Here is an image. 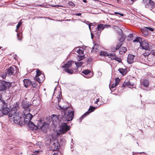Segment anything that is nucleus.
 Returning <instances> with one entry per match:
<instances>
[{
	"label": "nucleus",
	"mask_w": 155,
	"mask_h": 155,
	"mask_svg": "<svg viewBox=\"0 0 155 155\" xmlns=\"http://www.w3.org/2000/svg\"><path fill=\"white\" fill-rule=\"evenodd\" d=\"M54 118V119L52 118V122L54 124L57 125V123L60 124V123H61L60 125V130L61 133L64 134L69 130L70 127L67 125L66 122L61 121L60 120H59V117L58 116H55Z\"/></svg>",
	"instance_id": "obj_1"
},
{
	"label": "nucleus",
	"mask_w": 155,
	"mask_h": 155,
	"mask_svg": "<svg viewBox=\"0 0 155 155\" xmlns=\"http://www.w3.org/2000/svg\"><path fill=\"white\" fill-rule=\"evenodd\" d=\"M67 114L66 116L65 114V112H64V116H61L59 117L60 118V120L61 121L66 122L71 120L73 118L74 115V111L71 109H68L67 112Z\"/></svg>",
	"instance_id": "obj_2"
},
{
	"label": "nucleus",
	"mask_w": 155,
	"mask_h": 155,
	"mask_svg": "<svg viewBox=\"0 0 155 155\" xmlns=\"http://www.w3.org/2000/svg\"><path fill=\"white\" fill-rule=\"evenodd\" d=\"M2 95L0 94V104L2 105L0 108V111L1 110L2 113L3 114L6 115L10 111V109L7 107V104L5 101L2 98Z\"/></svg>",
	"instance_id": "obj_3"
},
{
	"label": "nucleus",
	"mask_w": 155,
	"mask_h": 155,
	"mask_svg": "<svg viewBox=\"0 0 155 155\" xmlns=\"http://www.w3.org/2000/svg\"><path fill=\"white\" fill-rule=\"evenodd\" d=\"M12 85V83L3 80L0 81V91L5 92L9 89Z\"/></svg>",
	"instance_id": "obj_4"
},
{
	"label": "nucleus",
	"mask_w": 155,
	"mask_h": 155,
	"mask_svg": "<svg viewBox=\"0 0 155 155\" xmlns=\"http://www.w3.org/2000/svg\"><path fill=\"white\" fill-rule=\"evenodd\" d=\"M14 122L15 123L18 124L20 126H22L23 124V119L22 117L19 116L18 114H16L13 117Z\"/></svg>",
	"instance_id": "obj_5"
},
{
	"label": "nucleus",
	"mask_w": 155,
	"mask_h": 155,
	"mask_svg": "<svg viewBox=\"0 0 155 155\" xmlns=\"http://www.w3.org/2000/svg\"><path fill=\"white\" fill-rule=\"evenodd\" d=\"M51 148V150L53 151L58 150L60 147V145L58 141L57 140L53 139L52 143L50 146Z\"/></svg>",
	"instance_id": "obj_6"
},
{
	"label": "nucleus",
	"mask_w": 155,
	"mask_h": 155,
	"mask_svg": "<svg viewBox=\"0 0 155 155\" xmlns=\"http://www.w3.org/2000/svg\"><path fill=\"white\" fill-rule=\"evenodd\" d=\"M31 105V104L26 100H23L22 102V107L25 110L24 111L26 112L27 111L29 112L30 110V107Z\"/></svg>",
	"instance_id": "obj_7"
},
{
	"label": "nucleus",
	"mask_w": 155,
	"mask_h": 155,
	"mask_svg": "<svg viewBox=\"0 0 155 155\" xmlns=\"http://www.w3.org/2000/svg\"><path fill=\"white\" fill-rule=\"evenodd\" d=\"M74 50L76 52H77L78 54L77 56V59L78 61H80L85 58L83 50L80 49L78 48H76Z\"/></svg>",
	"instance_id": "obj_8"
},
{
	"label": "nucleus",
	"mask_w": 155,
	"mask_h": 155,
	"mask_svg": "<svg viewBox=\"0 0 155 155\" xmlns=\"http://www.w3.org/2000/svg\"><path fill=\"white\" fill-rule=\"evenodd\" d=\"M19 103L16 102V104L14 105V106L12 108L11 110L9 112V117H12L13 115H15L16 113V111L18 109L19 107L18 106Z\"/></svg>",
	"instance_id": "obj_9"
},
{
	"label": "nucleus",
	"mask_w": 155,
	"mask_h": 155,
	"mask_svg": "<svg viewBox=\"0 0 155 155\" xmlns=\"http://www.w3.org/2000/svg\"><path fill=\"white\" fill-rule=\"evenodd\" d=\"M17 69L18 68L15 66H12L7 69L6 72L9 76L14 75L16 73Z\"/></svg>",
	"instance_id": "obj_10"
},
{
	"label": "nucleus",
	"mask_w": 155,
	"mask_h": 155,
	"mask_svg": "<svg viewBox=\"0 0 155 155\" xmlns=\"http://www.w3.org/2000/svg\"><path fill=\"white\" fill-rule=\"evenodd\" d=\"M29 112L28 114H25L26 112H25V111H23V113L25 116L23 121L25 124H27L30 122V121L33 117V115Z\"/></svg>",
	"instance_id": "obj_11"
},
{
	"label": "nucleus",
	"mask_w": 155,
	"mask_h": 155,
	"mask_svg": "<svg viewBox=\"0 0 155 155\" xmlns=\"http://www.w3.org/2000/svg\"><path fill=\"white\" fill-rule=\"evenodd\" d=\"M95 109V107L90 106L88 110V111H87L80 118L79 120H80V122H81L82 119H83L84 117H86L87 115L89 114L90 113L93 112Z\"/></svg>",
	"instance_id": "obj_12"
},
{
	"label": "nucleus",
	"mask_w": 155,
	"mask_h": 155,
	"mask_svg": "<svg viewBox=\"0 0 155 155\" xmlns=\"http://www.w3.org/2000/svg\"><path fill=\"white\" fill-rule=\"evenodd\" d=\"M140 48L146 50H149L150 48L148 43L146 41H142L140 44Z\"/></svg>",
	"instance_id": "obj_13"
},
{
	"label": "nucleus",
	"mask_w": 155,
	"mask_h": 155,
	"mask_svg": "<svg viewBox=\"0 0 155 155\" xmlns=\"http://www.w3.org/2000/svg\"><path fill=\"white\" fill-rule=\"evenodd\" d=\"M120 36H121V37L120 38L119 40L120 41V42L117 45L116 48H115V50H118L120 47L122 46V42L125 40V37L123 36V34H121L120 35Z\"/></svg>",
	"instance_id": "obj_14"
},
{
	"label": "nucleus",
	"mask_w": 155,
	"mask_h": 155,
	"mask_svg": "<svg viewBox=\"0 0 155 155\" xmlns=\"http://www.w3.org/2000/svg\"><path fill=\"white\" fill-rule=\"evenodd\" d=\"M155 3L152 0H149L148 4H145V7L151 9L155 7Z\"/></svg>",
	"instance_id": "obj_15"
},
{
	"label": "nucleus",
	"mask_w": 155,
	"mask_h": 155,
	"mask_svg": "<svg viewBox=\"0 0 155 155\" xmlns=\"http://www.w3.org/2000/svg\"><path fill=\"white\" fill-rule=\"evenodd\" d=\"M82 73L86 75L85 77L86 78H90L93 75V73L91 74V75L89 74L91 72V71L88 70H86L82 71Z\"/></svg>",
	"instance_id": "obj_16"
},
{
	"label": "nucleus",
	"mask_w": 155,
	"mask_h": 155,
	"mask_svg": "<svg viewBox=\"0 0 155 155\" xmlns=\"http://www.w3.org/2000/svg\"><path fill=\"white\" fill-rule=\"evenodd\" d=\"M45 76L43 74H42L41 78H39V76H35L34 78L35 80L39 83H42L45 80Z\"/></svg>",
	"instance_id": "obj_17"
},
{
	"label": "nucleus",
	"mask_w": 155,
	"mask_h": 155,
	"mask_svg": "<svg viewBox=\"0 0 155 155\" xmlns=\"http://www.w3.org/2000/svg\"><path fill=\"white\" fill-rule=\"evenodd\" d=\"M28 125L30 129L32 130H36L37 129V127L32 122H30Z\"/></svg>",
	"instance_id": "obj_18"
},
{
	"label": "nucleus",
	"mask_w": 155,
	"mask_h": 155,
	"mask_svg": "<svg viewBox=\"0 0 155 155\" xmlns=\"http://www.w3.org/2000/svg\"><path fill=\"white\" fill-rule=\"evenodd\" d=\"M23 81L24 86L26 88L28 87L32 84V82L30 80L28 79H24Z\"/></svg>",
	"instance_id": "obj_19"
},
{
	"label": "nucleus",
	"mask_w": 155,
	"mask_h": 155,
	"mask_svg": "<svg viewBox=\"0 0 155 155\" xmlns=\"http://www.w3.org/2000/svg\"><path fill=\"white\" fill-rule=\"evenodd\" d=\"M53 139H54L53 138H47L45 140V143L46 145L47 146H50L52 143V141H53Z\"/></svg>",
	"instance_id": "obj_20"
},
{
	"label": "nucleus",
	"mask_w": 155,
	"mask_h": 155,
	"mask_svg": "<svg viewBox=\"0 0 155 155\" xmlns=\"http://www.w3.org/2000/svg\"><path fill=\"white\" fill-rule=\"evenodd\" d=\"M96 29H95V31L97 30L99 32L98 33H100L102 30H103L104 28V24H99L98 25L97 27H96Z\"/></svg>",
	"instance_id": "obj_21"
},
{
	"label": "nucleus",
	"mask_w": 155,
	"mask_h": 155,
	"mask_svg": "<svg viewBox=\"0 0 155 155\" xmlns=\"http://www.w3.org/2000/svg\"><path fill=\"white\" fill-rule=\"evenodd\" d=\"M134 57L133 55L129 54L128 55L127 59V61L129 64H131L134 61Z\"/></svg>",
	"instance_id": "obj_22"
},
{
	"label": "nucleus",
	"mask_w": 155,
	"mask_h": 155,
	"mask_svg": "<svg viewBox=\"0 0 155 155\" xmlns=\"http://www.w3.org/2000/svg\"><path fill=\"white\" fill-rule=\"evenodd\" d=\"M36 127H37V129H41L44 127L43 122H42L41 120L38 121L37 123Z\"/></svg>",
	"instance_id": "obj_23"
},
{
	"label": "nucleus",
	"mask_w": 155,
	"mask_h": 155,
	"mask_svg": "<svg viewBox=\"0 0 155 155\" xmlns=\"http://www.w3.org/2000/svg\"><path fill=\"white\" fill-rule=\"evenodd\" d=\"M72 61H69L67 62V63L65 64L62 67L65 68H68L71 67L72 65Z\"/></svg>",
	"instance_id": "obj_24"
},
{
	"label": "nucleus",
	"mask_w": 155,
	"mask_h": 155,
	"mask_svg": "<svg viewBox=\"0 0 155 155\" xmlns=\"http://www.w3.org/2000/svg\"><path fill=\"white\" fill-rule=\"evenodd\" d=\"M98 45L95 44L92 48L91 51L92 52H97L98 51Z\"/></svg>",
	"instance_id": "obj_25"
},
{
	"label": "nucleus",
	"mask_w": 155,
	"mask_h": 155,
	"mask_svg": "<svg viewBox=\"0 0 155 155\" xmlns=\"http://www.w3.org/2000/svg\"><path fill=\"white\" fill-rule=\"evenodd\" d=\"M92 23H91L87 24V25H88L89 29L90 30L91 32H95L96 31H95V30H94V29H96V26H93L92 27V29H91V26L92 25Z\"/></svg>",
	"instance_id": "obj_26"
},
{
	"label": "nucleus",
	"mask_w": 155,
	"mask_h": 155,
	"mask_svg": "<svg viewBox=\"0 0 155 155\" xmlns=\"http://www.w3.org/2000/svg\"><path fill=\"white\" fill-rule=\"evenodd\" d=\"M141 32L142 35L144 36H146L148 34V31L145 29H141Z\"/></svg>",
	"instance_id": "obj_27"
},
{
	"label": "nucleus",
	"mask_w": 155,
	"mask_h": 155,
	"mask_svg": "<svg viewBox=\"0 0 155 155\" xmlns=\"http://www.w3.org/2000/svg\"><path fill=\"white\" fill-rule=\"evenodd\" d=\"M122 85L123 87L129 86V87L130 88H131V86H132V85L131 84L129 81L127 82H125L124 83H123Z\"/></svg>",
	"instance_id": "obj_28"
},
{
	"label": "nucleus",
	"mask_w": 155,
	"mask_h": 155,
	"mask_svg": "<svg viewBox=\"0 0 155 155\" xmlns=\"http://www.w3.org/2000/svg\"><path fill=\"white\" fill-rule=\"evenodd\" d=\"M133 41L134 42H139L140 44V43L142 41V39L140 37H137L133 40Z\"/></svg>",
	"instance_id": "obj_29"
},
{
	"label": "nucleus",
	"mask_w": 155,
	"mask_h": 155,
	"mask_svg": "<svg viewBox=\"0 0 155 155\" xmlns=\"http://www.w3.org/2000/svg\"><path fill=\"white\" fill-rule=\"evenodd\" d=\"M58 107L59 108H58V109H59L63 110H66L68 107L67 106H65V105L62 106L61 105H58Z\"/></svg>",
	"instance_id": "obj_30"
},
{
	"label": "nucleus",
	"mask_w": 155,
	"mask_h": 155,
	"mask_svg": "<svg viewBox=\"0 0 155 155\" xmlns=\"http://www.w3.org/2000/svg\"><path fill=\"white\" fill-rule=\"evenodd\" d=\"M118 71L123 75H125L127 72L125 69H124L123 68H119L118 69Z\"/></svg>",
	"instance_id": "obj_31"
},
{
	"label": "nucleus",
	"mask_w": 155,
	"mask_h": 155,
	"mask_svg": "<svg viewBox=\"0 0 155 155\" xmlns=\"http://www.w3.org/2000/svg\"><path fill=\"white\" fill-rule=\"evenodd\" d=\"M108 56L109 58H110L111 59L114 60L116 56L114 53L109 54H108Z\"/></svg>",
	"instance_id": "obj_32"
},
{
	"label": "nucleus",
	"mask_w": 155,
	"mask_h": 155,
	"mask_svg": "<svg viewBox=\"0 0 155 155\" xmlns=\"http://www.w3.org/2000/svg\"><path fill=\"white\" fill-rule=\"evenodd\" d=\"M137 0H125V1L126 2L127 4L131 5L134 2Z\"/></svg>",
	"instance_id": "obj_33"
},
{
	"label": "nucleus",
	"mask_w": 155,
	"mask_h": 155,
	"mask_svg": "<svg viewBox=\"0 0 155 155\" xmlns=\"http://www.w3.org/2000/svg\"><path fill=\"white\" fill-rule=\"evenodd\" d=\"M143 85L146 87H148L149 85V81L147 80H144L143 82Z\"/></svg>",
	"instance_id": "obj_34"
},
{
	"label": "nucleus",
	"mask_w": 155,
	"mask_h": 155,
	"mask_svg": "<svg viewBox=\"0 0 155 155\" xmlns=\"http://www.w3.org/2000/svg\"><path fill=\"white\" fill-rule=\"evenodd\" d=\"M8 74L6 72H5L0 74V76L3 79H5L7 76Z\"/></svg>",
	"instance_id": "obj_35"
},
{
	"label": "nucleus",
	"mask_w": 155,
	"mask_h": 155,
	"mask_svg": "<svg viewBox=\"0 0 155 155\" xmlns=\"http://www.w3.org/2000/svg\"><path fill=\"white\" fill-rule=\"evenodd\" d=\"M64 71L67 73L70 74H72L73 72V71L72 69L69 68H64Z\"/></svg>",
	"instance_id": "obj_36"
},
{
	"label": "nucleus",
	"mask_w": 155,
	"mask_h": 155,
	"mask_svg": "<svg viewBox=\"0 0 155 155\" xmlns=\"http://www.w3.org/2000/svg\"><path fill=\"white\" fill-rule=\"evenodd\" d=\"M83 63L82 62H75V64L78 68L81 67Z\"/></svg>",
	"instance_id": "obj_37"
},
{
	"label": "nucleus",
	"mask_w": 155,
	"mask_h": 155,
	"mask_svg": "<svg viewBox=\"0 0 155 155\" xmlns=\"http://www.w3.org/2000/svg\"><path fill=\"white\" fill-rule=\"evenodd\" d=\"M108 54H107V53L105 52H104L103 51H101V52L100 53V55L101 56H108Z\"/></svg>",
	"instance_id": "obj_38"
},
{
	"label": "nucleus",
	"mask_w": 155,
	"mask_h": 155,
	"mask_svg": "<svg viewBox=\"0 0 155 155\" xmlns=\"http://www.w3.org/2000/svg\"><path fill=\"white\" fill-rule=\"evenodd\" d=\"M38 2L37 1H36L35 3H31V4H30L29 5H28L29 6H39V5L36 4V3L37 2Z\"/></svg>",
	"instance_id": "obj_39"
},
{
	"label": "nucleus",
	"mask_w": 155,
	"mask_h": 155,
	"mask_svg": "<svg viewBox=\"0 0 155 155\" xmlns=\"http://www.w3.org/2000/svg\"><path fill=\"white\" fill-rule=\"evenodd\" d=\"M36 75L35 76H39L40 75H41V71L39 70L38 69L36 71Z\"/></svg>",
	"instance_id": "obj_40"
},
{
	"label": "nucleus",
	"mask_w": 155,
	"mask_h": 155,
	"mask_svg": "<svg viewBox=\"0 0 155 155\" xmlns=\"http://www.w3.org/2000/svg\"><path fill=\"white\" fill-rule=\"evenodd\" d=\"M120 81V79L118 78H117L115 79V84L117 85L119 83Z\"/></svg>",
	"instance_id": "obj_41"
},
{
	"label": "nucleus",
	"mask_w": 155,
	"mask_h": 155,
	"mask_svg": "<svg viewBox=\"0 0 155 155\" xmlns=\"http://www.w3.org/2000/svg\"><path fill=\"white\" fill-rule=\"evenodd\" d=\"M31 84L33 87H36L38 85L37 83L35 81H34L32 82Z\"/></svg>",
	"instance_id": "obj_42"
},
{
	"label": "nucleus",
	"mask_w": 155,
	"mask_h": 155,
	"mask_svg": "<svg viewBox=\"0 0 155 155\" xmlns=\"http://www.w3.org/2000/svg\"><path fill=\"white\" fill-rule=\"evenodd\" d=\"M120 49H122V50H123L122 51H121V50H120V51L121 52H124V53H125L127 51V48L126 47H122V48H120Z\"/></svg>",
	"instance_id": "obj_43"
},
{
	"label": "nucleus",
	"mask_w": 155,
	"mask_h": 155,
	"mask_svg": "<svg viewBox=\"0 0 155 155\" xmlns=\"http://www.w3.org/2000/svg\"><path fill=\"white\" fill-rule=\"evenodd\" d=\"M117 85L115 84H112L111 85H109L110 88L111 89V88H114Z\"/></svg>",
	"instance_id": "obj_44"
},
{
	"label": "nucleus",
	"mask_w": 155,
	"mask_h": 155,
	"mask_svg": "<svg viewBox=\"0 0 155 155\" xmlns=\"http://www.w3.org/2000/svg\"><path fill=\"white\" fill-rule=\"evenodd\" d=\"M145 29H147L149 30H150V31H154V29L151 28V27H145Z\"/></svg>",
	"instance_id": "obj_45"
},
{
	"label": "nucleus",
	"mask_w": 155,
	"mask_h": 155,
	"mask_svg": "<svg viewBox=\"0 0 155 155\" xmlns=\"http://www.w3.org/2000/svg\"><path fill=\"white\" fill-rule=\"evenodd\" d=\"M114 60H115L116 61H118L119 62H120L121 61V60L120 58L117 57H116V56L115 57V58L114 59Z\"/></svg>",
	"instance_id": "obj_46"
},
{
	"label": "nucleus",
	"mask_w": 155,
	"mask_h": 155,
	"mask_svg": "<svg viewBox=\"0 0 155 155\" xmlns=\"http://www.w3.org/2000/svg\"><path fill=\"white\" fill-rule=\"evenodd\" d=\"M149 0H143V2L144 4L145 7V4H148Z\"/></svg>",
	"instance_id": "obj_47"
},
{
	"label": "nucleus",
	"mask_w": 155,
	"mask_h": 155,
	"mask_svg": "<svg viewBox=\"0 0 155 155\" xmlns=\"http://www.w3.org/2000/svg\"><path fill=\"white\" fill-rule=\"evenodd\" d=\"M68 4L72 6H75V4L72 2H69L68 3Z\"/></svg>",
	"instance_id": "obj_48"
},
{
	"label": "nucleus",
	"mask_w": 155,
	"mask_h": 155,
	"mask_svg": "<svg viewBox=\"0 0 155 155\" xmlns=\"http://www.w3.org/2000/svg\"><path fill=\"white\" fill-rule=\"evenodd\" d=\"M21 24H22V22H19L18 23V25H17L16 26V28H17V29H19V28L20 27V26L21 25Z\"/></svg>",
	"instance_id": "obj_49"
},
{
	"label": "nucleus",
	"mask_w": 155,
	"mask_h": 155,
	"mask_svg": "<svg viewBox=\"0 0 155 155\" xmlns=\"http://www.w3.org/2000/svg\"><path fill=\"white\" fill-rule=\"evenodd\" d=\"M104 28H108L110 27V25L108 24H104Z\"/></svg>",
	"instance_id": "obj_50"
},
{
	"label": "nucleus",
	"mask_w": 155,
	"mask_h": 155,
	"mask_svg": "<svg viewBox=\"0 0 155 155\" xmlns=\"http://www.w3.org/2000/svg\"><path fill=\"white\" fill-rule=\"evenodd\" d=\"M51 6H52L53 7H63L61 5H51Z\"/></svg>",
	"instance_id": "obj_51"
},
{
	"label": "nucleus",
	"mask_w": 155,
	"mask_h": 155,
	"mask_svg": "<svg viewBox=\"0 0 155 155\" xmlns=\"http://www.w3.org/2000/svg\"><path fill=\"white\" fill-rule=\"evenodd\" d=\"M114 14H119V15H121V16H123L124 15L123 14L117 12H114Z\"/></svg>",
	"instance_id": "obj_52"
},
{
	"label": "nucleus",
	"mask_w": 155,
	"mask_h": 155,
	"mask_svg": "<svg viewBox=\"0 0 155 155\" xmlns=\"http://www.w3.org/2000/svg\"><path fill=\"white\" fill-rule=\"evenodd\" d=\"M87 61L88 62H91L92 61V59L91 58H89L88 59Z\"/></svg>",
	"instance_id": "obj_53"
},
{
	"label": "nucleus",
	"mask_w": 155,
	"mask_h": 155,
	"mask_svg": "<svg viewBox=\"0 0 155 155\" xmlns=\"http://www.w3.org/2000/svg\"><path fill=\"white\" fill-rule=\"evenodd\" d=\"M74 15L76 16H81V13H78L75 14H74Z\"/></svg>",
	"instance_id": "obj_54"
},
{
	"label": "nucleus",
	"mask_w": 155,
	"mask_h": 155,
	"mask_svg": "<svg viewBox=\"0 0 155 155\" xmlns=\"http://www.w3.org/2000/svg\"><path fill=\"white\" fill-rule=\"evenodd\" d=\"M57 98L58 99V103L59 102V101H60V100L61 99V98H60V96L59 97H57Z\"/></svg>",
	"instance_id": "obj_55"
},
{
	"label": "nucleus",
	"mask_w": 155,
	"mask_h": 155,
	"mask_svg": "<svg viewBox=\"0 0 155 155\" xmlns=\"http://www.w3.org/2000/svg\"><path fill=\"white\" fill-rule=\"evenodd\" d=\"M91 38L92 39H93L94 38V34L92 33V32H91Z\"/></svg>",
	"instance_id": "obj_56"
},
{
	"label": "nucleus",
	"mask_w": 155,
	"mask_h": 155,
	"mask_svg": "<svg viewBox=\"0 0 155 155\" xmlns=\"http://www.w3.org/2000/svg\"><path fill=\"white\" fill-rule=\"evenodd\" d=\"M99 101V98H98V99H97V100L96 101H95L94 102V103L95 104H97L98 102Z\"/></svg>",
	"instance_id": "obj_57"
},
{
	"label": "nucleus",
	"mask_w": 155,
	"mask_h": 155,
	"mask_svg": "<svg viewBox=\"0 0 155 155\" xmlns=\"http://www.w3.org/2000/svg\"><path fill=\"white\" fill-rule=\"evenodd\" d=\"M39 6L42 7H46L45 6V5H39Z\"/></svg>",
	"instance_id": "obj_58"
},
{
	"label": "nucleus",
	"mask_w": 155,
	"mask_h": 155,
	"mask_svg": "<svg viewBox=\"0 0 155 155\" xmlns=\"http://www.w3.org/2000/svg\"><path fill=\"white\" fill-rule=\"evenodd\" d=\"M132 37H133V35H132L131 34H130V35H129L128 36V37L130 38H131Z\"/></svg>",
	"instance_id": "obj_59"
},
{
	"label": "nucleus",
	"mask_w": 155,
	"mask_h": 155,
	"mask_svg": "<svg viewBox=\"0 0 155 155\" xmlns=\"http://www.w3.org/2000/svg\"><path fill=\"white\" fill-rule=\"evenodd\" d=\"M17 37H18V39L19 40H21V39H20L19 35V34L18 33L17 34Z\"/></svg>",
	"instance_id": "obj_60"
},
{
	"label": "nucleus",
	"mask_w": 155,
	"mask_h": 155,
	"mask_svg": "<svg viewBox=\"0 0 155 155\" xmlns=\"http://www.w3.org/2000/svg\"><path fill=\"white\" fill-rule=\"evenodd\" d=\"M43 124H44V127L45 126V125H46V124H47V123L46 122H43Z\"/></svg>",
	"instance_id": "obj_61"
},
{
	"label": "nucleus",
	"mask_w": 155,
	"mask_h": 155,
	"mask_svg": "<svg viewBox=\"0 0 155 155\" xmlns=\"http://www.w3.org/2000/svg\"><path fill=\"white\" fill-rule=\"evenodd\" d=\"M117 1L118 3H120L121 2V0H117Z\"/></svg>",
	"instance_id": "obj_62"
},
{
	"label": "nucleus",
	"mask_w": 155,
	"mask_h": 155,
	"mask_svg": "<svg viewBox=\"0 0 155 155\" xmlns=\"http://www.w3.org/2000/svg\"><path fill=\"white\" fill-rule=\"evenodd\" d=\"M83 2H84V3L87 2V1L86 0H83Z\"/></svg>",
	"instance_id": "obj_63"
},
{
	"label": "nucleus",
	"mask_w": 155,
	"mask_h": 155,
	"mask_svg": "<svg viewBox=\"0 0 155 155\" xmlns=\"http://www.w3.org/2000/svg\"><path fill=\"white\" fill-rule=\"evenodd\" d=\"M18 30V29H17V28H16V29L15 30V31L16 32H17Z\"/></svg>",
	"instance_id": "obj_64"
}]
</instances>
